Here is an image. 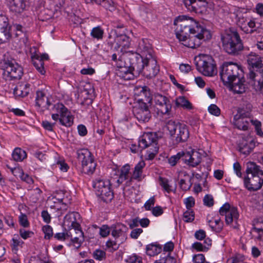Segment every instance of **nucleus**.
<instances>
[{"instance_id":"e2e57ef3","label":"nucleus","mask_w":263,"mask_h":263,"mask_svg":"<svg viewBox=\"0 0 263 263\" xmlns=\"http://www.w3.org/2000/svg\"><path fill=\"white\" fill-rule=\"evenodd\" d=\"M203 203L205 205L211 207L214 204V199L211 195H206L203 199Z\"/></svg>"},{"instance_id":"6e6552de","label":"nucleus","mask_w":263,"mask_h":263,"mask_svg":"<svg viewBox=\"0 0 263 263\" xmlns=\"http://www.w3.org/2000/svg\"><path fill=\"white\" fill-rule=\"evenodd\" d=\"M243 73L240 66L233 62H224L221 67L220 78L224 85L231 84Z\"/></svg>"},{"instance_id":"bb28decb","label":"nucleus","mask_w":263,"mask_h":263,"mask_svg":"<svg viewBox=\"0 0 263 263\" xmlns=\"http://www.w3.org/2000/svg\"><path fill=\"white\" fill-rule=\"evenodd\" d=\"M35 105L45 109H50L51 105L49 99L43 91L38 90L36 92Z\"/></svg>"},{"instance_id":"39448f33","label":"nucleus","mask_w":263,"mask_h":263,"mask_svg":"<svg viewBox=\"0 0 263 263\" xmlns=\"http://www.w3.org/2000/svg\"><path fill=\"white\" fill-rule=\"evenodd\" d=\"M158 135L156 132L145 133L139 140V146L142 149H146L145 157L148 160L153 159L159 150Z\"/></svg>"},{"instance_id":"f03ea898","label":"nucleus","mask_w":263,"mask_h":263,"mask_svg":"<svg viewBox=\"0 0 263 263\" xmlns=\"http://www.w3.org/2000/svg\"><path fill=\"white\" fill-rule=\"evenodd\" d=\"M117 66L119 68V72L120 73V76L124 79L130 80L134 76L140 74V71L142 69V66L140 59H138V54L134 52H128L126 55L124 63H122L121 60Z\"/></svg>"},{"instance_id":"cd10ccee","label":"nucleus","mask_w":263,"mask_h":263,"mask_svg":"<svg viewBox=\"0 0 263 263\" xmlns=\"http://www.w3.org/2000/svg\"><path fill=\"white\" fill-rule=\"evenodd\" d=\"M31 90L30 85L26 82L18 83L13 90L16 97L24 98L28 95Z\"/></svg>"},{"instance_id":"e433bc0d","label":"nucleus","mask_w":263,"mask_h":263,"mask_svg":"<svg viewBox=\"0 0 263 263\" xmlns=\"http://www.w3.org/2000/svg\"><path fill=\"white\" fill-rule=\"evenodd\" d=\"M146 251L148 255L153 256L160 253L161 247L159 245L152 243L146 246Z\"/></svg>"},{"instance_id":"4be33fe9","label":"nucleus","mask_w":263,"mask_h":263,"mask_svg":"<svg viewBox=\"0 0 263 263\" xmlns=\"http://www.w3.org/2000/svg\"><path fill=\"white\" fill-rule=\"evenodd\" d=\"M201 154L195 150L183 152V162L190 166H196L201 162Z\"/></svg>"},{"instance_id":"2f4dec72","label":"nucleus","mask_w":263,"mask_h":263,"mask_svg":"<svg viewBox=\"0 0 263 263\" xmlns=\"http://www.w3.org/2000/svg\"><path fill=\"white\" fill-rule=\"evenodd\" d=\"M145 166V163L143 160L139 161L134 167L131 178L138 181H141L142 179L143 170Z\"/></svg>"},{"instance_id":"6ab92c4d","label":"nucleus","mask_w":263,"mask_h":263,"mask_svg":"<svg viewBox=\"0 0 263 263\" xmlns=\"http://www.w3.org/2000/svg\"><path fill=\"white\" fill-rule=\"evenodd\" d=\"M219 213L221 215L225 216V221L227 224H231L233 220H237L239 216L237 208H231L228 203H224L220 208Z\"/></svg>"},{"instance_id":"338daca9","label":"nucleus","mask_w":263,"mask_h":263,"mask_svg":"<svg viewBox=\"0 0 263 263\" xmlns=\"http://www.w3.org/2000/svg\"><path fill=\"white\" fill-rule=\"evenodd\" d=\"M194 263H205L204 256L202 254L195 255L193 257Z\"/></svg>"},{"instance_id":"c9c22d12","label":"nucleus","mask_w":263,"mask_h":263,"mask_svg":"<svg viewBox=\"0 0 263 263\" xmlns=\"http://www.w3.org/2000/svg\"><path fill=\"white\" fill-rule=\"evenodd\" d=\"M32 63L37 71L41 74L44 75L46 73L44 67V62L41 61V59H37L35 56L32 55L31 57Z\"/></svg>"},{"instance_id":"6e6d98bb","label":"nucleus","mask_w":263,"mask_h":263,"mask_svg":"<svg viewBox=\"0 0 263 263\" xmlns=\"http://www.w3.org/2000/svg\"><path fill=\"white\" fill-rule=\"evenodd\" d=\"M106 246L110 252H112L118 249L119 244H118L116 241L108 240L106 243Z\"/></svg>"},{"instance_id":"aec40b11","label":"nucleus","mask_w":263,"mask_h":263,"mask_svg":"<svg viewBox=\"0 0 263 263\" xmlns=\"http://www.w3.org/2000/svg\"><path fill=\"white\" fill-rule=\"evenodd\" d=\"M10 29L8 18L5 15H0V44L9 41L11 37Z\"/></svg>"},{"instance_id":"a18cd8bd","label":"nucleus","mask_w":263,"mask_h":263,"mask_svg":"<svg viewBox=\"0 0 263 263\" xmlns=\"http://www.w3.org/2000/svg\"><path fill=\"white\" fill-rule=\"evenodd\" d=\"M97 164L95 162L94 159L86 164V166H84V168L82 171L83 173L86 174H92L94 173Z\"/></svg>"},{"instance_id":"20e7f679","label":"nucleus","mask_w":263,"mask_h":263,"mask_svg":"<svg viewBox=\"0 0 263 263\" xmlns=\"http://www.w3.org/2000/svg\"><path fill=\"white\" fill-rule=\"evenodd\" d=\"M223 50L231 55H237L243 49V44L237 31L230 29L221 35Z\"/></svg>"},{"instance_id":"680f3d73","label":"nucleus","mask_w":263,"mask_h":263,"mask_svg":"<svg viewBox=\"0 0 263 263\" xmlns=\"http://www.w3.org/2000/svg\"><path fill=\"white\" fill-rule=\"evenodd\" d=\"M19 233L21 237L24 239H27V238H30L34 235V233L33 232L31 231H26L24 229H20Z\"/></svg>"},{"instance_id":"69168bd1","label":"nucleus","mask_w":263,"mask_h":263,"mask_svg":"<svg viewBox=\"0 0 263 263\" xmlns=\"http://www.w3.org/2000/svg\"><path fill=\"white\" fill-rule=\"evenodd\" d=\"M110 231V227H109L107 225H103L100 228V234L103 237L107 236Z\"/></svg>"},{"instance_id":"bf43d9fd","label":"nucleus","mask_w":263,"mask_h":263,"mask_svg":"<svg viewBox=\"0 0 263 263\" xmlns=\"http://www.w3.org/2000/svg\"><path fill=\"white\" fill-rule=\"evenodd\" d=\"M20 224L24 228H28L29 226V222L28 221L27 217L26 214L21 213L19 217Z\"/></svg>"},{"instance_id":"58836bf2","label":"nucleus","mask_w":263,"mask_h":263,"mask_svg":"<svg viewBox=\"0 0 263 263\" xmlns=\"http://www.w3.org/2000/svg\"><path fill=\"white\" fill-rule=\"evenodd\" d=\"M78 159L79 161L89 160V158L93 157L91 152L86 148L79 149L77 151Z\"/></svg>"},{"instance_id":"9d476101","label":"nucleus","mask_w":263,"mask_h":263,"mask_svg":"<svg viewBox=\"0 0 263 263\" xmlns=\"http://www.w3.org/2000/svg\"><path fill=\"white\" fill-rule=\"evenodd\" d=\"M150 59H143L138 54V59H140L142 69L140 74L147 79L155 78L159 72V66L155 57H150Z\"/></svg>"},{"instance_id":"473e14b6","label":"nucleus","mask_w":263,"mask_h":263,"mask_svg":"<svg viewBox=\"0 0 263 263\" xmlns=\"http://www.w3.org/2000/svg\"><path fill=\"white\" fill-rule=\"evenodd\" d=\"M13 27L15 29V36L18 37L20 40L22 41L23 42L27 41L28 39L26 35L25 28L22 25L17 24H14Z\"/></svg>"},{"instance_id":"37998d69","label":"nucleus","mask_w":263,"mask_h":263,"mask_svg":"<svg viewBox=\"0 0 263 263\" xmlns=\"http://www.w3.org/2000/svg\"><path fill=\"white\" fill-rule=\"evenodd\" d=\"M159 184L163 189V190L168 193L173 191L172 186L170 184L169 181L167 179L159 177Z\"/></svg>"},{"instance_id":"de8ad7c7","label":"nucleus","mask_w":263,"mask_h":263,"mask_svg":"<svg viewBox=\"0 0 263 263\" xmlns=\"http://www.w3.org/2000/svg\"><path fill=\"white\" fill-rule=\"evenodd\" d=\"M195 218L194 212L192 209H187L183 214V219L186 222L193 221Z\"/></svg>"},{"instance_id":"f8f14e48","label":"nucleus","mask_w":263,"mask_h":263,"mask_svg":"<svg viewBox=\"0 0 263 263\" xmlns=\"http://www.w3.org/2000/svg\"><path fill=\"white\" fill-rule=\"evenodd\" d=\"M52 109L60 114L59 122L66 127H70L73 123V117L70 111L62 103L54 104Z\"/></svg>"},{"instance_id":"4c0bfd02","label":"nucleus","mask_w":263,"mask_h":263,"mask_svg":"<svg viewBox=\"0 0 263 263\" xmlns=\"http://www.w3.org/2000/svg\"><path fill=\"white\" fill-rule=\"evenodd\" d=\"M176 105L178 107L181 106L184 109L188 110H190L193 108L192 104L184 96L179 97L176 99Z\"/></svg>"},{"instance_id":"052dcab7","label":"nucleus","mask_w":263,"mask_h":263,"mask_svg":"<svg viewBox=\"0 0 263 263\" xmlns=\"http://www.w3.org/2000/svg\"><path fill=\"white\" fill-rule=\"evenodd\" d=\"M127 263H142V257L134 254L129 256L127 259Z\"/></svg>"},{"instance_id":"603ef678","label":"nucleus","mask_w":263,"mask_h":263,"mask_svg":"<svg viewBox=\"0 0 263 263\" xmlns=\"http://www.w3.org/2000/svg\"><path fill=\"white\" fill-rule=\"evenodd\" d=\"M130 169V165L128 164H126L123 165L120 170L119 176L121 177V178L127 180L128 177V174Z\"/></svg>"},{"instance_id":"a19ab883","label":"nucleus","mask_w":263,"mask_h":263,"mask_svg":"<svg viewBox=\"0 0 263 263\" xmlns=\"http://www.w3.org/2000/svg\"><path fill=\"white\" fill-rule=\"evenodd\" d=\"M209 226L213 231L217 233L220 232L223 227V223L220 219H215L214 220H211L209 221Z\"/></svg>"},{"instance_id":"a878e982","label":"nucleus","mask_w":263,"mask_h":263,"mask_svg":"<svg viewBox=\"0 0 263 263\" xmlns=\"http://www.w3.org/2000/svg\"><path fill=\"white\" fill-rule=\"evenodd\" d=\"M80 214L78 212L69 213L65 215L64 217V222H69L71 223L69 227L73 229L74 231H77L80 235H82L83 231H82L80 224L77 222V218H79Z\"/></svg>"},{"instance_id":"c85d7f7f","label":"nucleus","mask_w":263,"mask_h":263,"mask_svg":"<svg viewBox=\"0 0 263 263\" xmlns=\"http://www.w3.org/2000/svg\"><path fill=\"white\" fill-rule=\"evenodd\" d=\"M255 146V143L253 140H248L243 138L240 140L238 145V151L245 155H248Z\"/></svg>"},{"instance_id":"8fccbe9b","label":"nucleus","mask_w":263,"mask_h":263,"mask_svg":"<svg viewBox=\"0 0 263 263\" xmlns=\"http://www.w3.org/2000/svg\"><path fill=\"white\" fill-rule=\"evenodd\" d=\"M70 237H71V232L68 231L57 233L54 235V238L59 241H64Z\"/></svg>"},{"instance_id":"c03bdc74","label":"nucleus","mask_w":263,"mask_h":263,"mask_svg":"<svg viewBox=\"0 0 263 263\" xmlns=\"http://www.w3.org/2000/svg\"><path fill=\"white\" fill-rule=\"evenodd\" d=\"M104 31L100 26H97L92 28L90 34L93 38L98 40L103 38Z\"/></svg>"},{"instance_id":"0eeeda50","label":"nucleus","mask_w":263,"mask_h":263,"mask_svg":"<svg viewBox=\"0 0 263 263\" xmlns=\"http://www.w3.org/2000/svg\"><path fill=\"white\" fill-rule=\"evenodd\" d=\"M0 68L10 77V80H18L23 74V69L9 54H5L0 60Z\"/></svg>"},{"instance_id":"dca6fc26","label":"nucleus","mask_w":263,"mask_h":263,"mask_svg":"<svg viewBox=\"0 0 263 263\" xmlns=\"http://www.w3.org/2000/svg\"><path fill=\"white\" fill-rule=\"evenodd\" d=\"M200 64L197 63V70L202 74L208 77L214 76L216 72V65L211 57H208L205 60H201Z\"/></svg>"},{"instance_id":"5701e85b","label":"nucleus","mask_w":263,"mask_h":263,"mask_svg":"<svg viewBox=\"0 0 263 263\" xmlns=\"http://www.w3.org/2000/svg\"><path fill=\"white\" fill-rule=\"evenodd\" d=\"M138 50L140 53H137L144 60L150 59L149 56L155 57L152 46L147 40L142 39L139 42Z\"/></svg>"},{"instance_id":"ea45409f","label":"nucleus","mask_w":263,"mask_h":263,"mask_svg":"<svg viewBox=\"0 0 263 263\" xmlns=\"http://www.w3.org/2000/svg\"><path fill=\"white\" fill-rule=\"evenodd\" d=\"M98 5L102 6L106 10L111 12L115 11L116 9V4L112 0H99Z\"/></svg>"},{"instance_id":"49530a36","label":"nucleus","mask_w":263,"mask_h":263,"mask_svg":"<svg viewBox=\"0 0 263 263\" xmlns=\"http://www.w3.org/2000/svg\"><path fill=\"white\" fill-rule=\"evenodd\" d=\"M183 152H179L176 155L171 156L168 159V162L171 165L175 166L179 160L183 161Z\"/></svg>"},{"instance_id":"864d4df0","label":"nucleus","mask_w":263,"mask_h":263,"mask_svg":"<svg viewBox=\"0 0 263 263\" xmlns=\"http://www.w3.org/2000/svg\"><path fill=\"white\" fill-rule=\"evenodd\" d=\"M250 122L254 126L256 134L260 136H262L263 135V132L261 129V122L257 120L251 119Z\"/></svg>"},{"instance_id":"412c9836","label":"nucleus","mask_w":263,"mask_h":263,"mask_svg":"<svg viewBox=\"0 0 263 263\" xmlns=\"http://www.w3.org/2000/svg\"><path fill=\"white\" fill-rule=\"evenodd\" d=\"M121 29H123V26H118L114 29L115 41L118 48L122 47V48L126 49L129 47L130 38L125 33L124 30L120 31Z\"/></svg>"},{"instance_id":"1a4fd4ad","label":"nucleus","mask_w":263,"mask_h":263,"mask_svg":"<svg viewBox=\"0 0 263 263\" xmlns=\"http://www.w3.org/2000/svg\"><path fill=\"white\" fill-rule=\"evenodd\" d=\"M93 187L97 196L103 202H108L113 199L114 193L109 180L97 179L93 181Z\"/></svg>"},{"instance_id":"a211bd4d","label":"nucleus","mask_w":263,"mask_h":263,"mask_svg":"<svg viewBox=\"0 0 263 263\" xmlns=\"http://www.w3.org/2000/svg\"><path fill=\"white\" fill-rule=\"evenodd\" d=\"M135 96L138 97L137 102L151 104L153 100L150 89L146 86H137L134 89Z\"/></svg>"},{"instance_id":"5fc2aeb1","label":"nucleus","mask_w":263,"mask_h":263,"mask_svg":"<svg viewBox=\"0 0 263 263\" xmlns=\"http://www.w3.org/2000/svg\"><path fill=\"white\" fill-rule=\"evenodd\" d=\"M12 243L11 244V248L12 251L14 252L15 253H16L17 251H18V247H22L24 242L22 240L15 239L14 238L12 239Z\"/></svg>"},{"instance_id":"c756f323","label":"nucleus","mask_w":263,"mask_h":263,"mask_svg":"<svg viewBox=\"0 0 263 263\" xmlns=\"http://www.w3.org/2000/svg\"><path fill=\"white\" fill-rule=\"evenodd\" d=\"M127 230V227L121 223L112 224L110 227L111 234L115 239L121 236H124Z\"/></svg>"},{"instance_id":"72a5a7b5","label":"nucleus","mask_w":263,"mask_h":263,"mask_svg":"<svg viewBox=\"0 0 263 263\" xmlns=\"http://www.w3.org/2000/svg\"><path fill=\"white\" fill-rule=\"evenodd\" d=\"M193 176H190L188 175H185V178L181 179L179 182V185L180 188L185 191L189 190L192 184V179L193 178Z\"/></svg>"},{"instance_id":"4468645a","label":"nucleus","mask_w":263,"mask_h":263,"mask_svg":"<svg viewBox=\"0 0 263 263\" xmlns=\"http://www.w3.org/2000/svg\"><path fill=\"white\" fill-rule=\"evenodd\" d=\"M182 2L186 10L190 12L202 14L206 11V0H182Z\"/></svg>"},{"instance_id":"79ce46f5","label":"nucleus","mask_w":263,"mask_h":263,"mask_svg":"<svg viewBox=\"0 0 263 263\" xmlns=\"http://www.w3.org/2000/svg\"><path fill=\"white\" fill-rule=\"evenodd\" d=\"M76 233V237L72 238V237H70L71 238V242H72L73 246L76 249L79 248L84 241V236L83 233L82 235H80L78 233H77V231H74Z\"/></svg>"},{"instance_id":"393cba45","label":"nucleus","mask_w":263,"mask_h":263,"mask_svg":"<svg viewBox=\"0 0 263 263\" xmlns=\"http://www.w3.org/2000/svg\"><path fill=\"white\" fill-rule=\"evenodd\" d=\"M247 62L248 64L253 69L252 71L258 72L261 69H263V63L261 58L259 55L251 52L248 57ZM252 71V70H250Z\"/></svg>"},{"instance_id":"ddd939ff","label":"nucleus","mask_w":263,"mask_h":263,"mask_svg":"<svg viewBox=\"0 0 263 263\" xmlns=\"http://www.w3.org/2000/svg\"><path fill=\"white\" fill-rule=\"evenodd\" d=\"M235 126L239 129L245 131L248 130L251 121L250 112L242 108H238L233 118Z\"/></svg>"},{"instance_id":"9b49d317","label":"nucleus","mask_w":263,"mask_h":263,"mask_svg":"<svg viewBox=\"0 0 263 263\" xmlns=\"http://www.w3.org/2000/svg\"><path fill=\"white\" fill-rule=\"evenodd\" d=\"M151 104L138 103L133 107V112L135 117L141 123L148 122L152 117L149 106Z\"/></svg>"},{"instance_id":"7c9ffc66","label":"nucleus","mask_w":263,"mask_h":263,"mask_svg":"<svg viewBox=\"0 0 263 263\" xmlns=\"http://www.w3.org/2000/svg\"><path fill=\"white\" fill-rule=\"evenodd\" d=\"M10 10L16 13H21L26 8L24 0H8Z\"/></svg>"},{"instance_id":"09e8293b","label":"nucleus","mask_w":263,"mask_h":263,"mask_svg":"<svg viewBox=\"0 0 263 263\" xmlns=\"http://www.w3.org/2000/svg\"><path fill=\"white\" fill-rule=\"evenodd\" d=\"M42 230L45 234L44 238L50 239L53 236V230L49 225H45L43 227Z\"/></svg>"},{"instance_id":"7ed1b4c3","label":"nucleus","mask_w":263,"mask_h":263,"mask_svg":"<svg viewBox=\"0 0 263 263\" xmlns=\"http://www.w3.org/2000/svg\"><path fill=\"white\" fill-rule=\"evenodd\" d=\"M247 176L243 178L244 186L250 192L260 190L263 185V171L254 162H249L246 171Z\"/></svg>"},{"instance_id":"f704fd0d","label":"nucleus","mask_w":263,"mask_h":263,"mask_svg":"<svg viewBox=\"0 0 263 263\" xmlns=\"http://www.w3.org/2000/svg\"><path fill=\"white\" fill-rule=\"evenodd\" d=\"M12 157L13 159L17 162H21L26 158V152L19 147L15 148L12 152Z\"/></svg>"},{"instance_id":"f257e3e1","label":"nucleus","mask_w":263,"mask_h":263,"mask_svg":"<svg viewBox=\"0 0 263 263\" xmlns=\"http://www.w3.org/2000/svg\"><path fill=\"white\" fill-rule=\"evenodd\" d=\"M174 24L176 26V37L184 46L187 47L196 48L203 41L212 37L209 30L193 17L187 15L179 16L174 20Z\"/></svg>"},{"instance_id":"4d7b16f0","label":"nucleus","mask_w":263,"mask_h":263,"mask_svg":"<svg viewBox=\"0 0 263 263\" xmlns=\"http://www.w3.org/2000/svg\"><path fill=\"white\" fill-rule=\"evenodd\" d=\"M208 111L211 115L215 116L220 115V109L216 104H211L208 107Z\"/></svg>"},{"instance_id":"3c124183","label":"nucleus","mask_w":263,"mask_h":263,"mask_svg":"<svg viewBox=\"0 0 263 263\" xmlns=\"http://www.w3.org/2000/svg\"><path fill=\"white\" fill-rule=\"evenodd\" d=\"M92 255L95 259L99 261L103 260L106 258L105 252L100 249H97L94 251Z\"/></svg>"},{"instance_id":"f3484780","label":"nucleus","mask_w":263,"mask_h":263,"mask_svg":"<svg viewBox=\"0 0 263 263\" xmlns=\"http://www.w3.org/2000/svg\"><path fill=\"white\" fill-rule=\"evenodd\" d=\"M247 77L250 79L249 83L253 85L256 92L263 94V69L258 72L250 71L247 74Z\"/></svg>"},{"instance_id":"2eb2a0df","label":"nucleus","mask_w":263,"mask_h":263,"mask_svg":"<svg viewBox=\"0 0 263 263\" xmlns=\"http://www.w3.org/2000/svg\"><path fill=\"white\" fill-rule=\"evenodd\" d=\"M154 101L158 112L162 115L170 114L172 104L167 97L159 93H156L154 95Z\"/></svg>"},{"instance_id":"0e129e2a","label":"nucleus","mask_w":263,"mask_h":263,"mask_svg":"<svg viewBox=\"0 0 263 263\" xmlns=\"http://www.w3.org/2000/svg\"><path fill=\"white\" fill-rule=\"evenodd\" d=\"M252 231L253 232L263 231V221L258 219L255 221Z\"/></svg>"},{"instance_id":"b1692460","label":"nucleus","mask_w":263,"mask_h":263,"mask_svg":"<svg viewBox=\"0 0 263 263\" xmlns=\"http://www.w3.org/2000/svg\"><path fill=\"white\" fill-rule=\"evenodd\" d=\"M236 79V81H234L231 84H229L227 85L235 93L241 94L245 92L247 88V85L243 75Z\"/></svg>"},{"instance_id":"13d9d810","label":"nucleus","mask_w":263,"mask_h":263,"mask_svg":"<svg viewBox=\"0 0 263 263\" xmlns=\"http://www.w3.org/2000/svg\"><path fill=\"white\" fill-rule=\"evenodd\" d=\"M248 26L250 28V29H244V31L247 33H253L256 30V22L254 20L249 19L247 22Z\"/></svg>"},{"instance_id":"423d86ee","label":"nucleus","mask_w":263,"mask_h":263,"mask_svg":"<svg viewBox=\"0 0 263 263\" xmlns=\"http://www.w3.org/2000/svg\"><path fill=\"white\" fill-rule=\"evenodd\" d=\"M173 142L175 144L186 142L189 138V132L186 125L172 120L166 124Z\"/></svg>"},{"instance_id":"774afa93","label":"nucleus","mask_w":263,"mask_h":263,"mask_svg":"<svg viewBox=\"0 0 263 263\" xmlns=\"http://www.w3.org/2000/svg\"><path fill=\"white\" fill-rule=\"evenodd\" d=\"M192 248L198 251H206L208 250L205 246H203L201 242H195L192 245Z\"/></svg>"}]
</instances>
